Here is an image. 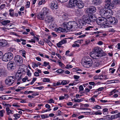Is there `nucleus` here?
Listing matches in <instances>:
<instances>
[{"label":"nucleus","instance_id":"f257e3e1","mask_svg":"<svg viewBox=\"0 0 120 120\" xmlns=\"http://www.w3.org/2000/svg\"><path fill=\"white\" fill-rule=\"evenodd\" d=\"M90 54V56L93 58L101 57L105 55V53L104 52L103 50L98 47L94 48Z\"/></svg>","mask_w":120,"mask_h":120},{"label":"nucleus","instance_id":"f03ea898","mask_svg":"<svg viewBox=\"0 0 120 120\" xmlns=\"http://www.w3.org/2000/svg\"><path fill=\"white\" fill-rule=\"evenodd\" d=\"M100 15L102 16H104L107 19L111 17L112 15V10L110 9L103 8L101 9L100 11Z\"/></svg>","mask_w":120,"mask_h":120},{"label":"nucleus","instance_id":"7ed1b4c3","mask_svg":"<svg viewBox=\"0 0 120 120\" xmlns=\"http://www.w3.org/2000/svg\"><path fill=\"white\" fill-rule=\"evenodd\" d=\"M92 62L91 59L89 57H85L83 59L82 63L84 67L88 68L91 66Z\"/></svg>","mask_w":120,"mask_h":120},{"label":"nucleus","instance_id":"20e7f679","mask_svg":"<svg viewBox=\"0 0 120 120\" xmlns=\"http://www.w3.org/2000/svg\"><path fill=\"white\" fill-rule=\"evenodd\" d=\"M77 24L76 22L74 21L69 22H64L63 24V26H64V27H66V28L69 31L73 27V26H76Z\"/></svg>","mask_w":120,"mask_h":120},{"label":"nucleus","instance_id":"39448f33","mask_svg":"<svg viewBox=\"0 0 120 120\" xmlns=\"http://www.w3.org/2000/svg\"><path fill=\"white\" fill-rule=\"evenodd\" d=\"M13 54L10 52H8L5 53L3 56L2 59L3 61H8L12 60L13 58Z\"/></svg>","mask_w":120,"mask_h":120},{"label":"nucleus","instance_id":"423d86ee","mask_svg":"<svg viewBox=\"0 0 120 120\" xmlns=\"http://www.w3.org/2000/svg\"><path fill=\"white\" fill-rule=\"evenodd\" d=\"M15 80V77L14 76L8 77L5 80L6 84L9 86L12 85L14 82Z\"/></svg>","mask_w":120,"mask_h":120},{"label":"nucleus","instance_id":"0eeeda50","mask_svg":"<svg viewBox=\"0 0 120 120\" xmlns=\"http://www.w3.org/2000/svg\"><path fill=\"white\" fill-rule=\"evenodd\" d=\"M14 60L18 66L22 64L23 61L21 56L19 55H16L15 57Z\"/></svg>","mask_w":120,"mask_h":120},{"label":"nucleus","instance_id":"6e6552de","mask_svg":"<svg viewBox=\"0 0 120 120\" xmlns=\"http://www.w3.org/2000/svg\"><path fill=\"white\" fill-rule=\"evenodd\" d=\"M78 1L77 0H69V3L67 6V7L69 8L75 7Z\"/></svg>","mask_w":120,"mask_h":120},{"label":"nucleus","instance_id":"1a4fd4ad","mask_svg":"<svg viewBox=\"0 0 120 120\" xmlns=\"http://www.w3.org/2000/svg\"><path fill=\"white\" fill-rule=\"evenodd\" d=\"M110 17L107 19L108 20V24L115 25L117 23V20L116 18L114 17Z\"/></svg>","mask_w":120,"mask_h":120},{"label":"nucleus","instance_id":"9d476101","mask_svg":"<svg viewBox=\"0 0 120 120\" xmlns=\"http://www.w3.org/2000/svg\"><path fill=\"white\" fill-rule=\"evenodd\" d=\"M16 65L15 63L13 61L9 62L7 64V68L8 70L13 71L15 68Z\"/></svg>","mask_w":120,"mask_h":120},{"label":"nucleus","instance_id":"9b49d317","mask_svg":"<svg viewBox=\"0 0 120 120\" xmlns=\"http://www.w3.org/2000/svg\"><path fill=\"white\" fill-rule=\"evenodd\" d=\"M19 67L18 69L17 72L19 74L23 73L25 71V69H27V68L26 67L25 65L22 64L20 65H19Z\"/></svg>","mask_w":120,"mask_h":120},{"label":"nucleus","instance_id":"f8f14e48","mask_svg":"<svg viewBox=\"0 0 120 120\" xmlns=\"http://www.w3.org/2000/svg\"><path fill=\"white\" fill-rule=\"evenodd\" d=\"M50 8L53 10H55L58 7L57 3L56 1H52L50 4Z\"/></svg>","mask_w":120,"mask_h":120},{"label":"nucleus","instance_id":"ddd939ff","mask_svg":"<svg viewBox=\"0 0 120 120\" xmlns=\"http://www.w3.org/2000/svg\"><path fill=\"white\" fill-rule=\"evenodd\" d=\"M113 7L114 5L112 2L111 0H107L105 1V4L104 7L105 8L107 9H110L108 8L110 7Z\"/></svg>","mask_w":120,"mask_h":120},{"label":"nucleus","instance_id":"4468645a","mask_svg":"<svg viewBox=\"0 0 120 120\" xmlns=\"http://www.w3.org/2000/svg\"><path fill=\"white\" fill-rule=\"evenodd\" d=\"M54 19L53 17L51 15L48 14L45 18L46 22L48 23L52 22Z\"/></svg>","mask_w":120,"mask_h":120},{"label":"nucleus","instance_id":"2eb2a0df","mask_svg":"<svg viewBox=\"0 0 120 120\" xmlns=\"http://www.w3.org/2000/svg\"><path fill=\"white\" fill-rule=\"evenodd\" d=\"M88 12L91 13H94L96 11V8L94 6L90 7L87 9Z\"/></svg>","mask_w":120,"mask_h":120},{"label":"nucleus","instance_id":"dca6fc26","mask_svg":"<svg viewBox=\"0 0 120 120\" xmlns=\"http://www.w3.org/2000/svg\"><path fill=\"white\" fill-rule=\"evenodd\" d=\"M102 24L101 25L105 26V27H107V26L110 27L109 26V25H107L108 24V19H107L106 18H105L104 17H102Z\"/></svg>","mask_w":120,"mask_h":120},{"label":"nucleus","instance_id":"f3484780","mask_svg":"<svg viewBox=\"0 0 120 120\" xmlns=\"http://www.w3.org/2000/svg\"><path fill=\"white\" fill-rule=\"evenodd\" d=\"M76 4V5L77 6L79 9L82 8L84 6V3L82 1L80 0H78Z\"/></svg>","mask_w":120,"mask_h":120},{"label":"nucleus","instance_id":"a211bd4d","mask_svg":"<svg viewBox=\"0 0 120 120\" xmlns=\"http://www.w3.org/2000/svg\"><path fill=\"white\" fill-rule=\"evenodd\" d=\"M101 64V62L99 60L97 59L94 60L93 66L94 67H98Z\"/></svg>","mask_w":120,"mask_h":120},{"label":"nucleus","instance_id":"6ab92c4d","mask_svg":"<svg viewBox=\"0 0 120 120\" xmlns=\"http://www.w3.org/2000/svg\"><path fill=\"white\" fill-rule=\"evenodd\" d=\"M45 15L41 12L37 15L38 18L41 20H43L44 19Z\"/></svg>","mask_w":120,"mask_h":120},{"label":"nucleus","instance_id":"aec40b11","mask_svg":"<svg viewBox=\"0 0 120 120\" xmlns=\"http://www.w3.org/2000/svg\"><path fill=\"white\" fill-rule=\"evenodd\" d=\"M41 12L45 15L49 13V10L47 8L44 7L43 8Z\"/></svg>","mask_w":120,"mask_h":120},{"label":"nucleus","instance_id":"412c9836","mask_svg":"<svg viewBox=\"0 0 120 120\" xmlns=\"http://www.w3.org/2000/svg\"><path fill=\"white\" fill-rule=\"evenodd\" d=\"M101 0H93L92 1L93 4L95 5H98L101 3Z\"/></svg>","mask_w":120,"mask_h":120},{"label":"nucleus","instance_id":"4be33fe9","mask_svg":"<svg viewBox=\"0 0 120 120\" xmlns=\"http://www.w3.org/2000/svg\"><path fill=\"white\" fill-rule=\"evenodd\" d=\"M67 42L66 40L65 39H63L60 41L56 45L58 47L60 48L61 47L60 45L64 43H66Z\"/></svg>","mask_w":120,"mask_h":120},{"label":"nucleus","instance_id":"5701e85b","mask_svg":"<svg viewBox=\"0 0 120 120\" xmlns=\"http://www.w3.org/2000/svg\"><path fill=\"white\" fill-rule=\"evenodd\" d=\"M91 23L95 22L96 19V18L95 17L94 15H90L89 16Z\"/></svg>","mask_w":120,"mask_h":120},{"label":"nucleus","instance_id":"b1692460","mask_svg":"<svg viewBox=\"0 0 120 120\" xmlns=\"http://www.w3.org/2000/svg\"><path fill=\"white\" fill-rule=\"evenodd\" d=\"M6 109L7 112V114L9 115L10 114H13L14 113V111L13 110H10L9 107H7Z\"/></svg>","mask_w":120,"mask_h":120},{"label":"nucleus","instance_id":"393cba45","mask_svg":"<svg viewBox=\"0 0 120 120\" xmlns=\"http://www.w3.org/2000/svg\"><path fill=\"white\" fill-rule=\"evenodd\" d=\"M84 20L85 22V24L86 23L88 24H91L90 23H91V22L90 20V19L89 17L85 18L84 19Z\"/></svg>","mask_w":120,"mask_h":120},{"label":"nucleus","instance_id":"a878e982","mask_svg":"<svg viewBox=\"0 0 120 120\" xmlns=\"http://www.w3.org/2000/svg\"><path fill=\"white\" fill-rule=\"evenodd\" d=\"M102 17H99L98 19L96 20L97 23L99 25H101L102 24Z\"/></svg>","mask_w":120,"mask_h":120},{"label":"nucleus","instance_id":"bb28decb","mask_svg":"<svg viewBox=\"0 0 120 120\" xmlns=\"http://www.w3.org/2000/svg\"><path fill=\"white\" fill-rule=\"evenodd\" d=\"M79 23L80 25L81 26H84L85 25V22L84 19H80L79 20Z\"/></svg>","mask_w":120,"mask_h":120},{"label":"nucleus","instance_id":"cd10ccee","mask_svg":"<svg viewBox=\"0 0 120 120\" xmlns=\"http://www.w3.org/2000/svg\"><path fill=\"white\" fill-rule=\"evenodd\" d=\"M10 21L9 20H6L3 21L1 22V24L4 25H6L7 24L9 23L10 22Z\"/></svg>","mask_w":120,"mask_h":120},{"label":"nucleus","instance_id":"c85d7f7f","mask_svg":"<svg viewBox=\"0 0 120 120\" xmlns=\"http://www.w3.org/2000/svg\"><path fill=\"white\" fill-rule=\"evenodd\" d=\"M60 31L62 32H67L68 31H69V30H67V29L65 28H60Z\"/></svg>","mask_w":120,"mask_h":120},{"label":"nucleus","instance_id":"c756f323","mask_svg":"<svg viewBox=\"0 0 120 120\" xmlns=\"http://www.w3.org/2000/svg\"><path fill=\"white\" fill-rule=\"evenodd\" d=\"M13 116L15 118L14 119L16 120L19 118L20 116V115L19 114H16L13 115Z\"/></svg>","mask_w":120,"mask_h":120},{"label":"nucleus","instance_id":"7c9ffc66","mask_svg":"<svg viewBox=\"0 0 120 120\" xmlns=\"http://www.w3.org/2000/svg\"><path fill=\"white\" fill-rule=\"evenodd\" d=\"M7 96V95H2L1 97L0 96V100H8L9 99L5 97H3Z\"/></svg>","mask_w":120,"mask_h":120},{"label":"nucleus","instance_id":"2f4dec72","mask_svg":"<svg viewBox=\"0 0 120 120\" xmlns=\"http://www.w3.org/2000/svg\"><path fill=\"white\" fill-rule=\"evenodd\" d=\"M5 111L4 110H2L0 111V115L1 117H3L4 116L3 113H5Z\"/></svg>","mask_w":120,"mask_h":120},{"label":"nucleus","instance_id":"473e14b6","mask_svg":"<svg viewBox=\"0 0 120 120\" xmlns=\"http://www.w3.org/2000/svg\"><path fill=\"white\" fill-rule=\"evenodd\" d=\"M43 81L44 82H49L50 81L49 79L47 78H45L43 79Z\"/></svg>","mask_w":120,"mask_h":120},{"label":"nucleus","instance_id":"72a5a7b5","mask_svg":"<svg viewBox=\"0 0 120 120\" xmlns=\"http://www.w3.org/2000/svg\"><path fill=\"white\" fill-rule=\"evenodd\" d=\"M101 108V106L98 105H96L93 108L94 109H100Z\"/></svg>","mask_w":120,"mask_h":120},{"label":"nucleus","instance_id":"f704fd0d","mask_svg":"<svg viewBox=\"0 0 120 120\" xmlns=\"http://www.w3.org/2000/svg\"><path fill=\"white\" fill-rule=\"evenodd\" d=\"M64 71L61 69H60L56 71V72L59 73H61Z\"/></svg>","mask_w":120,"mask_h":120},{"label":"nucleus","instance_id":"c9c22d12","mask_svg":"<svg viewBox=\"0 0 120 120\" xmlns=\"http://www.w3.org/2000/svg\"><path fill=\"white\" fill-rule=\"evenodd\" d=\"M49 62H46L45 61L44 62V64L42 65V66H45L46 67L47 65H48L49 64Z\"/></svg>","mask_w":120,"mask_h":120},{"label":"nucleus","instance_id":"e433bc0d","mask_svg":"<svg viewBox=\"0 0 120 120\" xmlns=\"http://www.w3.org/2000/svg\"><path fill=\"white\" fill-rule=\"evenodd\" d=\"M6 6V4H4L1 5L0 6V9L2 10Z\"/></svg>","mask_w":120,"mask_h":120},{"label":"nucleus","instance_id":"4c0bfd02","mask_svg":"<svg viewBox=\"0 0 120 120\" xmlns=\"http://www.w3.org/2000/svg\"><path fill=\"white\" fill-rule=\"evenodd\" d=\"M94 114L96 115H101L102 114V113L100 112V111L98 110L97 112H94Z\"/></svg>","mask_w":120,"mask_h":120},{"label":"nucleus","instance_id":"58836bf2","mask_svg":"<svg viewBox=\"0 0 120 120\" xmlns=\"http://www.w3.org/2000/svg\"><path fill=\"white\" fill-rule=\"evenodd\" d=\"M27 70V72L26 73L27 75L29 76L31 75V73L30 72V71L29 69H26Z\"/></svg>","mask_w":120,"mask_h":120},{"label":"nucleus","instance_id":"ea45409f","mask_svg":"<svg viewBox=\"0 0 120 120\" xmlns=\"http://www.w3.org/2000/svg\"><path fill=\"white\" fill-rule=\"evenodd\" d=\"M45 0H42L41 1H40L39 3L38 4L39 5H40L43 4H44L45 3Z\"/></svg>","mask_w":120,"mask_h":120},{"label":"nucleus","instance_id":"a19ab883","mask_svg":"<svg viewBox=\"0 0 120 120\" xmlns=\"http://www.w3.org/2000/svg\"><path fill=\"white\" fill-rule=\"evenodd\" d=\"M47 102L48 103H54V101L53 100V99H52L50 100H49Z\"/></svg>","mask_w":120,"mask_h":120},{"label":"nucleus","instance_id":"79ce46f5","mask_svg":"<svg viewBox=\"0 0 120 120\" xmlns=\"http://www.w3.org/2000/svg\"><path fill=\"white\" fill-rule=\"evenodd\" d=\"M36 78H33L32 81L30 83V84L31 85L33 84L34 82L36 80Z\"/></svg>","mask_w":120,"mask_h":120},{"label":"nucleus","instance_id":"37998d69","mask_svg":"<svg viewBox=\"0 0 120 120\" xmlns=\"http://www.w3.org/2000/svg\"><path fill=\"white\" fill-rule=\"evenodd\" d=\"M118 92V91L116 90V89H114L111 91V94L112 95L113 94L115 93L116 92Z\"/></svg>","mask_w":120,"mask_h":120},{"label":"nucleus","instance_id":"c03bdc74","mask_svg":"<svg viewBox=\"0 0 120 120\" xmlns=\"http://www.w3.org/2000/svg\"><path fill=\"white\" fill-rule=\"evenodd\" d=\"M72 46L74 47H79V44L75 43L73 44L72 45Z\"/></svg>","mask_w":120,"mask_h":120},{"label":"nucleus","instance_id":"a18cd8bd","mask_svg":"<svg viewBox=\"0 0 120 120\" xmlns=\"http://www.w3.org/2000/svg\"><path fill=\"white\" fill-rule=\"evenodd\" d=\"M34 93V91H26L24 92V94H26L27 93L29 94L30 93Z\"/></svg>","mask_w":120,"mask_h":120},{"label":"nucleus","instance_id":"49530a36","mask_svg":"<svg viewBox=\"0 0 120 120\" xmlns=\"http://www.w3.org/2000/svg\"><path fill=\"white\" fill-rule=\"evenodd\" d=\"M30 3L29 1H27V4L26 5V8H29L30 6Z\"/></svg>","mask_w":120,"mask_h":120},{"label":"nucleus","instance_id":"de8ad7c7","mask_svg":"<svg viewBox=\"0 0 120 120\" xmlns=\"http://www.w3.org/2000/svg\"><path fill=\"white\" fill-rule=\"evenodd\" d=\"M44 87L43 86H41L39 87H34V89H39L40 90H41L42 88H43Z\"/></svg>","mask_w":120,"mask_h":120},{"label":"nucleus","instance_id":"09e8293b","mask_svg":"<svg viewBox=\"0 0 120 120\" xmlns=\"http://www.w3.org/2000/svg\"><path fill=\"white\" fill-rule=\"evenodd\" d=\"M20 51L22 52V54L23 56L25 58H26L25 55L26 52L25 51H22V50H21Z\"/></svg>","mask_w":120,"mask_h":120},{"label":"nucleus","instance_id":"8fccbe9b","mask_svg":"<svg viewBox=\"0 0 120 120\" xmlns=\"http://www.w3.org/2000/svg\"><path fill=\"white\" fill-rule=\"evenodd\" d=\"M12 106L14 107H20V106L17 105V103H14L12 105Z\"/></svg>","mask_w":120,"mask_h":120},{"label":"nucleus","instance_id":"3c124183","mask_svg":"<svg viewBox=\"0 0 120 120\" xmlns=\"http://www.w3.org/2000/svg\"><path fill=\"white\" fill-rule=\"evenodd\" d=\"M93 26H89L86 28L85 30H90V29L93 28Z\"/></svg>","mask_w":120,"mask_h":120},{"label":"nucleus","instance_id":"603ef678","mask_svg":"<svg viewBox=\"0 0 120 120\" xmlns=\"http://www.w3.org/2000/svg\"><path fill=\"white\" fill-rule=\"evenodd\" d=\"M61 84L63 85H65L67 84V82L66 81H63L61 82Z\"/></svg>","mask_w":120,"mask_h":120},{"label":"nucleus","instance_id":"864d4df0","mask_svg":"<svg viewBox=\"0 0 120 120\" xmlns=\"http://www.w3.org/2000/svg\"><path fill=\"white\" fill-rule=\"evenodd\" d=\"M80 91H82L83 90V88L82 85H80L79 87Z\"/></svg>","mask_w":120,"mask_h":120},{"label":"nucleus","instance_id":"5fc2aeb1","mask_svg":"<svg viewBox=\"0 0 120 120\" xmlns=\"http://www.w3.org/2000/svg\"><path fill=\"white\" fill-rule=\"evenodd\" d=\"M109 31L110 32H114L115 30L113 29H109Z\"/></svg>","mask_w":120,"mask_h":120},{"label":"nucleus","instance_id":"6e6d98bb","mask_svg":"<svg viewBox=\"0 0 120 120\" xmlns=\"http://www.w3.org/2000/svg\"><path fill=\"white\" fill-rule=\"evenodd\" d=\"M72 65H69V64H68L67 65L66 68H72Z\"/></svg>","mask_w":120,"mask_h":120},{"label":"nucleus","instance_id":"4d7b16f0","mask_svg":"<svg viewBox=\"0 0 120 120\" xmlns=\"http://www.w3.org/2000/svg\"><path fill=\"white\" fill-rule=\"evenodd\" d=\"M120 1L118 0H115L114 1V3L115 4H118L120 2Z\"/></svg>","mask_w":120,"mask_h":120},{"label":"nucleus","instance_id":"13d9d810","mask_svg":"<svg viewBox=\"0 0 120 120\" xmlns=\"http://www.w3.org/2000/svg\"><path fill=\"white\" fill-rule=\"evenodd\" d=\"M68 0H58L59 2L61 3H64L67 1Z\"/></svg>","mask_w":120,"mask_h":120},{"label":"nucleus","instance_id":"bf43d9fd","mask_svg":"<svg viewBox=\"0 0 120 120\" xmlns=\"http://www.w3.org/2000/svg\"><path fill=\"white\" fill-rule=\"evenodd\" d=\"M74 78L75 79H78L79 78V76L77 75H74Z\"/></svg>","mask_w":120,"mask_h":120},{"label":"nucleus","instance_id":"052dcab7","mask_svg":"<svg viewBox=\"0 0 120 120\" xmlns=\"http://www.w3.org/2000/svg\"><path fill=\"white\" fill-rule=\"evenodd\" d=\"M117 17L119 19H120V11L117 13Z\"/></svg>","mask_w":120,"mask_h":120},{"label":"nucleus","instance_id":"680f3d73","mask_svg":"<svg viewBox=\"0 0 120 120\" xmlns=\"http://www.w3.org/2000/svg\"><path fill=\"white\" fill-rule=\"evenodd\" d=\"M3 73V69L0 68V77Z\"/></svg>","mask_w":120,"mask_h":120},{"label":"nucleus","instance_id":"e2e57ef3","mask_svg":"<svg viewBox=\"0 0 120 120\" xmlns=\"http://www.w3.org/2000/svg\"><path fill=\"white\" fill-rule=\"evenodd\" d=\"M45 107L49 109L50 108V106L48 104H46L45 105Z\"/></svg>","mask_w":120,"mask_h":120},{"label":"nucleus","instance_id":"0e129e2a","mask_svg":"<svg viewBox=\"0 0 120 120\" xmlns=\"http://www.w3.org/2000/svg\"><path fill=\"white\" fill-rule=\"evenodd\" d=\"M34 75L36 76H38L39 75V74L38 72H35L34 73Z\"/></svg>","mask_w":120,"mask_h":120},{"label":"nucleus","instance_id":"69168bd1","mask_svg":"<svg viewBox=\"0 0 120 120\" xmlns=\"http://www.w3.org/2000/svg\"><path fill=\"white\" fill-rule=\"evenodd\" d=\"M99 76H98L96 75L94 76V79H99Z\"/></svg>","mask_w":120,"mask_h":120},{"label":"nucleus","instance_id":"338daca9","mask_svg":"<svg viewBox=\"0 0 120 120\" xmlns=\"http://www.w3.org/2000/svg\"><path fill=\"white\" fill-rule=\"evenodd\" d=\"M64 98V96H60L59 97V100H62Z\"/></svg>","mask_w":120,"mask_h":120},{"label":"nucleus","instance_id":"774afa93","mask_svg":"<svg viewBox=\"0 0 120 120\" xmlns=\"http://www.w3.org/2000/svg\"><path fill=\"white\" fill-rule=\"evenodd\" d=\"M44 41L46 42L47 43H48L49 42V40H48L47 39H46L45 38L44 39Z\"/></svg>","mask_w":120,"mask_h":120}]
</instances>
